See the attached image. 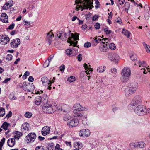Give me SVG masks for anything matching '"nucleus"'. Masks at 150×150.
I'll list each match as a JSON object with an SVG mask.
<instances>
[{
  "instance_id": "obj_1",
  "label": "nucleus",
  "mask_w": 150,
  "mask_h": 150,
  "mask_svg": "<svg viewBox=\"0 0 150 150\" xmlns=\"http://www.w3.org/2000/svg\"><path fill=\"white\" fill-rule=\"evenodd\" d=\"M75 2V4H77L76 9L77 11L80 9H91L93 8V0H76Z\"/></svg>"
},
{
  "instance_id": "obj_2",
  "label": "nucleus",
  "mask_w": 150,
  "mask_h": 150,
  "mask_svg": "<svg viewBox=\"0 0 150 150\" xmlns=\"http://www.w3.org/2000/svg\"><path fill=\"white\" fill-rule=\"evenodd\" d=\"M42 104L43 105L42 110L45 113L50 114L54 112L55 110L53 109V107L49 103L47 98L44 99H42Z\"/></svg>"
},
{
  "instance_id": "obj_3",
  "label": "nucleus",
  "mask_w": 150,
  "mask_h": 150,
  "mask_svg": "<svg viewBox=\"0 0 150 150\" xmlns=\"http://www.w3.org/2000/svg\"><path fill=\"white\" fill-rule=\"evenodd\" d=\"M79 34L76 33L74 34L72 33L71 36L69 37L68 39L67 42L70 43V46L72 45L76 47L74 48L73 50L76 52L78 51V47L76 46L77 43V41L76 40H78Z\"/></svg>"
},
{
  "instance_id": "obj_4",
  "label": "nucleus",
  "mask_w": 150,
  "mask_h": 150,
  "mask_svg": "<svg viewBox=\"0 0 150 150\" xmlns=\"http://www.w3.org/2000/svg\"><path fill=\"white\" fill-rule=\"evenodd\" d=\"M146 107L142 105L137 106L135 109V113L139 116H142L146 114Z\"/></svg>"
},
{
  "instance_id": "obj_5",
  "label": "nucleus",
  "mask_w": 150,
  "mask_h": 150,
  "mask_svg": "<svg viewBox=\"0 0 150 150\" xmlns=\"http://www.w3.org/2000/svg\"><path fill=\"white\" fill-rule=\"evenodd\" d=\"M130 75L131 71L129 68L125 67L123 69L121 75L124 81L128 79Z\"/></svg>"
},
{
  "instance_id": "obj_6",
  "label": "nucleus",
  "mask_w": 150,
  "mask_h": 150,
  "mask_svg": "<svg viewBox=\"0 0 150 150\" xmlns=\"http://www.w3.org/2000/svg\"><path fill=\"white\" fill-rule=\"evenodd\" d=\"M41 81L43 85L45 86H47V89L50 90L51 89L50 87L51 84L54 82V81L52 82L47 77H43L41 78Z\"/></svg>"
},
{
  "instance_id": "obj_7",
  "label": "nucleus",
  "mask_w": 150,
  "mask_h": 150,
  "mask_svg": "<svg viewBox=\"0 0 150 150\" xmlns=\"http://www.w3.org/2000/svg\"><path fill=\"white\" fill-rule=\"evenodd\" d=\"M36 137V134L34 133H29L25 137L26 141L27 143L33 142Z\"/></svg>"
},
{
  "instance_id": "obj_8",
  "label": "nucleus",
  "mask_w": 150,
  "mask_h": 150,
  "mask_svg": "<svg viewBox=\"0 0 150 150\" xmlns=\"http://www.w3.org/2000/svg\"><path fill=\"white\" fill-rule=\"evenodd\" d=\"M73 108H74V109L73 112L74 113L79 112V111L87 110L88 109L87 107H82L80 104L76 103L74 105Z\"/></svg>"
},
{
  "instance_id": "obj_9",
  "label": "nucleus",
  "mask_w": 150,
  "mask_h": 150,
  "mask_svg": "<svg viewBox=\"0 0 150 150\" xmlns=\"http://www.w3.org/2000/svg\"><path fill=\"white\" fill-rule=\"evenodd\" d=\"M21 43L19 39L16 38L12 40L10 43L11 47L13 48H17Z\"/></svg>"
},
{
  "instance_id": "obj_10",
  "label": "nucleus",
  "mask_w": 150,
  "mask_h": 150,
  "mask_svg": "<svg viewBox=\"0 0 150 150\" xmlns=\"http://www.w3.org/2000/svg\"><path fill=\"white\" fill-rule=\"evenodd\" d=\"M142 101L141 97L139 96H136L133 99L131 104L133 106H135L140 103Z\"/></svg>"
},
{
  "instance_id": "obj_11",
  "label": "nucleus",
  "mask_w": 150,
  "mask_h": 150,
  "mask_svg": "<svg viewBox=\"0 0 150 150\" xmlns=\"http://www.w3.org/2000/svg\"><path fill=\"white\" fill-rule=\"evenodd\" d=\"M79 123V121L77 119L75 118L72 119L67 123V125L70 128L77 126Z\"/></svg>"
},
{
  "instance_id": "obj_12",
  "label": "nucleus",
  "mask_w": 150,
  "mask_h": 150,
  "mask_svg": "<svg viewBox=\"0 0 150 150\" xmlns=\"http://www.w3.org/2000/svg\"><path fill=\"white\" fill-rule=\"evenodd\" d=\"M109 59L113 61H116L119 60L120 57L116 53H110L108 55Z\"/></svg>"
},
{
  "instance_id": "obj_13",
  "label": "nucleus",
  "mask_w": 150,
  "mask_h": 150,
  "mask_svg": "<svg viewBox=\"0 0 150 150\" xmlns=\"http://www.w3.org/2000/svg\"><path fill=\"white\" fill-rule=\"evenodd\" d=\"M146 144L143 141L137 143H131L129 144L130 146H133L135 148L139 147L143 148L145 146Z\"/></svg>"
},
{
  "instance_id": "obj_14",
  "label": "nucleus",
  "mask_w": 150,
  "mask_h": 150,
  "mask_svg": "<svg viewBox=\"0 0 150 150\" xmlns=\"http://www.w3.org/2000/svg\"><path fill=\"white\" fill-rule=\"evenodd\" d=\"M90 133L89 130L86 129H83L80 131L79 133V135L80 136L85 137L89 136Z\"/></svg>"
},
{
  "instance_id": "obj_15",
  "label": "nucleus",
  "mask_w": 150,
  "mask_h": 150,
  "mask_svg": "<svg viewBox=\"0 0 150 150\" xmlns=\"http://www.w3.org/2000/svg\"><path fill=\"white\" fill-rule=\"evenodd\" d=\"M106 40H108L107 38H106L105 40H103L100 46L99 49L101 51L104 52L107 49V45L105 42H104V41H105Z\"/></svg>"
},
{
  "instance_id": "obj_16",
  "label": "nucleus",
  "mask_w": 150,
  "mask_h": 150,
  "mask_svg": "<svg viewBox=\"0 0 150 150\" xmlns=\"http://www.w3.org/2000/svg\"><path fill=\"white\" fill-rule=\"evenodd\" d=\"M10 41L9 38L6 35L2 36L0 38V43L3 45H6Z\"/></svg>"
},
{
  "instance_id": "obj_17",
  "label": "nucleus",
  "mask_w": 150,
  "mask_h": 150,
  "mask_svg": "<svg viewBox=\"0 0 150 150\" xmlns=\"http://www.w3.org/2000/svg\"><path fill=\"white\" fill-rule=\"evenodd\" d=\"M50 132V128L47 126L43 127L41 131L42 134L44 136H45L48 134Z\"/></svg>"
},
{
  "instance_id": "obj_18",
  "label": "nucleus",
  "mask_w": 150,
  "mask_h": 150,
  "mask_svg": "<svg viewBox=\"0 0 150 150\" xmlns=\"http://www.w3.org/2000/svg\"><path fill=\"white\" fill-rule=\"evenodd\" d=\"M15 140L14 138H9L7 141V145L10 147H13L15 144Z\"/></svg>"
},
{
  "instance_id": "obj_19",
  "label": "nucleus",
  "mask_w": 150,
  "mask_h": 150,
  "mask_svg": "<svg viewBox=\"0 0 150 150\" xmlns=\"http://www.w3.org/2000/svg\"><path fill=\"white\" fill-rule=\"evenodd\" d=\"M1 20L2 22L4 23H7L8 21V16L5 13H3L1 15Z\"/></svg>"
},
{
  "instance_id": "obj_20",
  "label": "nucleus",
  "mask_w": 150,
  "mask_h": 150,
  "mask_svg": "<svg viewBox=\"0 0 150 150\" xmlns=\"http://www.w3.org/2000/svg\"><path fill=\"white\" fill-rule=\"evenodd\" d=\"M29 124L27 123H25L22 125L21 129L25 132H26L27 131L29 130L30 128Z\"/></svg>"
},
{
  "instance_id": "obj_21",
  "label": "nucleus",
  "mask_w": 150,
  "mask_h": 150,
  "mask_svg": "<svg viewBox=\"0 0 150 150\" xmlns=\"http://www.w3.org/2000/svg\"><path fill=\"white\" fill-rule=\"evenodd\" d=\"M74 147V149L73 150H80L83 147L82 144L80 142H76Z\"/></svg>"
},
{
  "instance_id": "obj_22",
  "label": "nucleus",
  "mask_w": 150,
  "mask_h": 150,
  "mask_svg": "<svg viewBox=\"0 0 150 150\" xmlns=\"http://www.w3.org/2000/svg\"><path fill=\"white\" fill-rule=\"evenodd\" d=\"M135 92V91L130 88H127L125 90V94L126 96H129L133 93Z\"/></svg>"
},
{
  "instance_id": "obj_23",
  "label": "nucleus",
  "mask_w": 150,
  "mask_h": 150,
  "mask_svg": "<svg viewBox=\"0 0 150 150\" xmlns=\"http://www.w3.org/2000/svg\"><path fill=\"white\" fill-rule=\"evenodd\" d=\"M137 63L139 67L140 68L143 67L145 68L147 66L146 62L144 61H140L139 60L138 61Z\"/></svg>"
},
{
  "instance_id": "obj_24",
  "label": "nucleus",
  "mask_w": 150,
  "mask_h": 150,
  "mask_svg": "<svg viewBox=\"0 0 150 150\" xmlns=\"http://www.w3.org/2000/svg\"><path fill=\"white\" fill-rule=\"evenodd\" d=\"M10 125V123L7 122H4L3 123L1 127L4 130H8V127Z\"/></svg>"
},
{
  "instance_id": "obj_25",
  "label": "nucleus",
  "mask_w": 150,
  "mask_h": 150,
  "mask_svg": "<svg viewBox=\"0 0 150 150\" xmlns=\"http://www.w3.org/2000/svg\"><path fill=\"white\" fill-rule=\"evenodd\" d=\"M129 88L135 91L138 88V84L137 83H132Z\"/></svg>"
},
{
  "instance_id": "obj_26",
  "label": "nucleus",
  "mask_w": 150,
  "mask_h": 150,
  "mask_svg": "<svg viewBox=\"0 0 150 150\" xmlns=\"http://www.w3.org/2000/svg\"><path fill=\"white\" fill-rule=\"evenodd\" d=\"M122 32L123 34L127 38H129L131 34V33L129 31L125 29H123Z\"/></svg>"
},
{
  "instance_id": "obj_27",
  "label": "nucleus",
  "mask_w": 150,
  "mask_h": 150,
  "mask_svg": "<svg viewBox=\"0 0 150 150\" xmlns=\"http://www.w3.org/2000/svg\"><path fill=\"white\" fill-rule=\"evenodd\" d=\"M22 135V133L20 132L17 131H15L14 133L13 138L14 139L18 140Z\"/></svg>"
},
{
  "instance_id": "obj_28",
  "label": "nucleus",
  "mask_w": 150,
  "mask_h": 150,
  "mask_svg": "<svg viewBox=\"0 0 150 150\" xmlns=\"http://www.w3.org/2000/svg\"><path fill=\"white\" fill-rule=\"evenodd\" d=\"M69 108V106L66 104H62L61 106V110L64 112L67 111Z\"/></svg>"
},
{
  "instance_id": "obj_29",
  "label": "nucleus",
  "mask_w": 150,
  "mask_h": 150,
  "mask_svg": "<svg viewBox=\"0 0 150 150\" xmlns=\"http://www.w3.org/2000/svg\"><path fill=\"white\" fill-rule=\"evenodd\" d=\"M11 1L6 2L4 5L3 8L4 9L7 10L11 7L12 4L11 5Z\"/></svg>"
},
{
  "instance_id": "obj_30",
  "label": "nucleus",
  "mask_w": 150,
  "mask_h": 150,
  "mask_svg": "<svg viewBox=\"0 0 150 150\" xmlns=\"http://www.w3.org/2000/svg\"><path fill=\"white\" fill-rule=\"evenodd\" d=\"M65 53L66 54L69 56H73L76 54H73V53L72 50L70 49H67L65 50Z\"/></svg>"
},
{
  "instance_id": "obj_31",
  "label": "nucleus",
  "mask_w": 150,
  "mask_h": 150,
  "mask_svg": "<svg viewBox=\"0 0 150 150\" xmlns=\"http://www.w3.org/2000/svg\"><path fill=\"white\" fill-rule=\"evenodd\" d=\"M41 98L40 96H38L35 99V103L37 105H39L41 103Z\"/></svg>"
},
{
  "instance_id": "obj_32",
  "label": "nucleus",
  "mask_w": 150,
  "mask_h": 150,
  "mask_svg": "<svg viewBox=\"0 0 150 150\" xmlns=\"http://www.w3.org/2000/svg\"><path fill=\"white\" fill-rule=\"evenodd\" d=\"M143 44L146 52H150V46L145 42H143Z\"/></svg>"
},
{
  "instance_id": "obj_33",
  "label": "nucleus",
  "mask_w": 150,
  "mask_h": 150,
  "mask_svg": "<svg viewBox=\"0 0 150 150\" xmlns=\"http://www.w3.org/2000/svg\"><path fill=\"white\" fill-rule=\"evenodd\" d=\"M102 38L100 36H99L98 37H96L94 38V40L97 43H99L101 41V42H102L103 40H105L106 38L104 39H101L100 38Z\"/></svg>"
},
{
  "instance_id": "obj_34",
  "label": "nucleus",
  "mask_w": 150,
  "mask_h": 150,
  "mask_svg": "<svg viewBox=\"0 0 150 150\" xmlns=\"http://www.w3.org/2000/svg\"><path fill=\"white\" fill-rule=\"evenodd\" d=\"M75 114L74 116L78 119H82L84 117L82 114L81 113L78 112Z\"/></svg>"
},
{
  "instance_id": "obj_35",
  "label": "nucleus",
  "mask_w": 150,
  "mask_h": 150,
  "mask_svg": "<svg viewBox=\"0 0 150 150\" xmlns=\"http://www.w3.org/2000/svg\"><path fill=\"white\" fill-rule=\"evenodd\" d=\"M130 4L129 2H126L125 4V6L126 7L125 11L127 13H128V10L130 7Z\"/></svg>"
},
{
  "instance_id": "obj_36",
  "label": "nucleus",
  "mask_w": 150,
  "mask_h": 150,
  "mask_svg": "<svg viewBox=\"0 0 150 150\" xmlns=\"http://www.w3.org/2000/svg\"><path fill=\"white\" fill-rule=\"evenodd\" d=\"M105 67L104 66L103 67L102 66H100L98 67L97 70L99 72H103L105 71Z\"/></svg>"
},
{
  "instance_id": "obj_37",
  "label": "nucleus",
  "mask_w": 150,
  "mask_h": 150,
  "mask_svg": "<svg viewBox=\"0 0 150 150\" xmlns=\"http://www.w3.org/2000/svg\"><path fill=\"white\" fill-rule=\"evenodd\" d=\"M54 148V145L53 143L48 144L47 145V148L49 150H53Z\"/></svg>"
},
{
  "instance_id": "obj_38",
  "label": "nucleus",
  "mask_w": 150,
  "mask_h": 150,
  "mask_svg": "<svg viewBox=\"0 0 150 150\" xmlns=\"http://www.w3.org/2000/svg\"><path fill=\"white\" fill-rule=\"evenodd\" d=\"M75 77L73 76L69 77L67 79L68 81L70 83L73 82L75 81Z\"/></svg>"
},
{
  "instance_id": "obj_39",
  "label": "nucleus",
  "mask_w": 150,
  "mask_h": 150,
  "mask_svg": "<svg viewBox=\"0 0 150 150\" xmlns=\"http://www.w3.org/2000/svg\"><path fill=\"white\" fill-rule=\"evenodd\" d=\"M5 110L3 108L0 107V116L3 117L5 115Z\"/></svg>"
},
{
  "instance_id": "obj_40",
  "label": "nucleus",
  "mask_w": 150,
  "mask_h": 150,
  "mask_svg": "<svg viewBox=\"0 0 150 150\" xmlns=\"http://www.w3.org/2000/svg\"><path fill=\"white\" fill-rule=\"evenodd\" d=\"M5 138H3L0 141V150H2V147L5 143Z\"/></svg>"
},
{
  "instance_id": "obj_41",
  "label": "nucleus",
  "mask_w": 150,
  "mask_h": 150,
  "mask_svg": "<svg viewBox=\"0 0 150 150\" xmlns=\"http://www.w3.org/2000/svg\"><path fill=\"white\" fill-rule=\"evenodd\" d=\"M109 48L112 50H115L116 49V46L113 43H110L109 45Z\"/></svg>"
},
{
  "instance_id": "obj_42",
  "label": "nucleus",
  "mask_w": 150,
  "mask_h": 150,
  "mask_svg": "<svg viewBox=\"0 0 150 150\" xmlns=\"http://www.w3.org/2000/svg\"><path fill=\"white\" fill-rule=\"evenodd\" d=\"M9 98L12 100H14L16 99V97L14 94L12 93H11L9 96Z\"/></svg>"
},
{
  "instance_id": "obj_43",
  "label": "nucleus",
  "mask_w": 150,
  "mask_h": 150,
  "mask_svg": "<svg viewBox=\"0 0 150 150\" xmlns=\"http://www.w3.org/2000/svg\"><path fill=\"white\" fill-rule=\"evenodd\" d=\"M144 15L145 19H148L150 16L149 12V11H145L144 12Z\"/></svg>"
},
{
  "instance_id": "obj_44",
  "label": "nucleus",
  "mask_w": 150,
  "mask_h": 150,
  "mask_svg": "<svg viewBox=\"0 0 150 150\" xmlns=\"http://www.w3.org/2000/svg\"><path fill=\"white\" fill-rule=\"evenodd\" d=\"M32 115V114L30 112H26L25 114V117L28 118H30Z\"/></svg>"
},
{
  "instance_id": "obj_45",
  "label": "nucleus",
  "mask_w": 150,
  "mask_h": 150,
  "mask_svg": "<svg viewBox=\"0 0 150 150\" xmlns=\"http://www.w3.org/2000/svg\"><path fill=\"white\" fill-rule=\"evenodd\" d=\"M146 69L145 68L141 69L142 70H144V71H143V73L144 74H146L147 72L150 71V69L147 68V66L146 67H145Z\"/></svg>"
},
{
  "instance_id": "obj_46",
  "label": "nucleus",
  "mask_w": 150,
  "mask_h": 150,
  "mask_svg": "<svg viewBox=\"0 0 150 150\" xmlns=\"http://www.w3.org/2000/svg\"><path fill=\"white\" fill-rule=\"evenodd\" d=\"M104 30L106 34H110L112 33V31L109 29H104Z\"/></svg>"
},
{
  "instance_id": "obj_47",
  "label": "nucleus",
  "mask_w": 150,
  "mask_h": 150,
  "mask_svg": "<svg viewBox=\"0 0 150 150\" xmlns=\"http://www.w3.org/2000/svg\"><path fill=\"white\" fill-rule=\"evenodd\" d=\"M91 43L88 42H86L84 45V46L86 48H88L91 47Z\"/></svg>"
},
{
  "instance_id": "obj_48",
  "label": "nucleus",
  "mask_w": 150,
  "mask_h": 150,
  "mask_svg": "<svg viewBox=\"0 0 150 150\" xmlns=\"http://www.w3.org/2000/svg\"><path fill=\"white\" fill-rule=\"evenodd\" d=\"M30 75V73L28 71H26L25 72L24 75L23 76V79H25L27 77Z\"/></svg>"
},
{
  "instance_id": "obj_49",
  "label": "nucleus",
  "mask_w": 150,
  "mask_h": 150,
  "mask_svg": "<svg viewBox=\"0 0 150 150\" xmlns=\"http://www.w3.org/2000/svg\"><path fill=\"white\" fill-rule=\"evenodd\" d=\"M12 56L11 54H8L6 56V59L9 61L11 60L12 58Z\"/></svg>"
},
{
  "instance_id": "obj_50",
  "label": "nucleus",
  "mask_w": 150,
  "mask_h": 150,
  "mask_svg": "<svg viewBox=\"0 0 150 150\" xmlns=\"http://www.w3.org/2000/svg\"><path fill=\"white\" fill-rule=\"evenodd\" d=\"M52 37H48V36H47V41L49 43V45H50L51 42H52Z\"/></svg>"
},
{
  "instance_id": "obj_51",
  "label": "nucleus",
  "mask_w": 150,
  "mask_h": 150,
  "mask_svg": "<svg viewBox=\"0 0 150 150\" xmlns=\"http://www.w3.org/2000/svg\"><path fill=\"white\" fill-rule=\"evenodd\" d=\"M35 150H45L42 146H37L35 149Z\"/></svg>"
},
{
  "instance_id": "obj_52",
  "label": "nucleus",
  "mask_w": 150,
  "mask_h": 150,
  "mask_svg": "<svg viewBox=\"0 0 150 150\" xmlns=\"http://www.w3.org/2000/svg\"><path fill=\"white\" fill-rule=\"evenodd\" d=\"M12 115V112L11 111H10L6 116L5 118H6L7 119H8Z\"/></svg>"
},
{
  "instance_id": "obj_53",
  "label": "nucleus",
  "mask_w": 150,
  "mask_h": 150,
  "mask_svg": "<svg viewBox=\"0 0 150 150\" xmlns=\"http://www.w3.org/2000/svg\"><path fill=\"white\" fill-rule=\"evenodd\" d=\"M125 0H118L119 5H118V6L119 8V9H120V7L119 5H122L124 3V2H125Z\"/></svg>"
},
{
  "instance_id": "obj_54",
  "label": "nucleus",
  "mask_w": 150,
  "mask_h": 150,
  "mask_svg": "<svg viewBox=\"0 0 150 150\" xmlns=\"http://www.w3.org/2000/svg\"><path fill=\"white\" fill-rule=\"evenodd\" d=\"M131 59L132 60H135L137 59V56L135 54H132L130 56Z\"/></svg>"
},
{
  "instance_id": "obj_55",
  "label": "nucleus",
  "mask_w": 150,
  "mask_h": 150,
  "mask_svg": "<svg viewBox=\"0 0 150 150\" xmlns=\"http://www.w3.org/2000/svg\"><path fill=\"white\" fill-rule=\"evenodd\" d=\"M82 123L85 125H86L87 124V122L86 119V117H83V119L82 120Z\"/></svg>"
},
{
  "instance_id": "obj_56",
  "label": "nucleus",
  "mask_w": 150,
  "mask_h": 150,
  "mask_svg": "<svg viewBox=\"0 0 150 150\" xmlns=\"http://www.w3.org/2000/svg\"><path fill=\"white\" fill-rule=\"evenodd\" d=\"M59 69L61 72L63 73L65 69L64 65H63V66H61L59 68Z\"/></svg>"
},
{
  "instance_id": "obj_57",
  "label": "nucleus",
  "mask_w": 150,
  "mask_h": 150,
  "mask_svg": "<svg viewBox=\"0 0 150 150\" xmlns=\"http://www.w3.org/2000/svg\"><path fill=\"white\" fill-rule=\"evenodd\" d=\"M62 150V149L60 148V145L59 144H57L55 147V150Z\"/></svg>"
},
{
  "instance_id": "obj_58",
  "label": "nucleus",
  "mask_w": 150,
  "mask_h": 150,
  "mask_svg": "<svg viewBox=\"0 0 150 150\" xmlns=\"http://www.w3.org/2000/svg\"><path fill=\"white\" fill-rule=\"evenodd\" d=\"M98 18V16L96 15L93 16L92 17V20L93 21H95L97 20Z\"/></svg>"
},
{
  "instance_id": "obj_59",
  "label": "nucleus",
  "mask_w": 150,
  "mask_h": 150,
  "mask_svg": "<svg viewBox=\"0 0 150 150\" xmlns=\"http://www.w3.org/2000/svg\"><path fill=\"white\" fill-rule=\"evenodd\" d=\"M23 23L25 25L28 26V25H30V22H29L28 21H23Z\"/></svg>"
},
{
  "instance_id": "obj_60",
  "label": "nucleus",
  "mask_w": 150,
  "mask_h": 150,
  "mask_svg": "<svg viewBox=\"0 0 150 150\" xmlns=\"http://www.w3.org/2000/svg\"><path fill=\"white\" fill-rule=\"evenodd\" d=\"M49 62H48V61H46L43 64V66L45 67H48L49 65Z\"/></svg>"
},
{
  "instance_id": "obj_61",
  "label": "nucleus",
  "mask_w": 150,
  "mask_h": 150,
  "mask_svg": "<svg viewBox=\"0 0 150 150\" xmlns=\"http://www.w3.org/2000/svg\"><path fill=\"white\" fill-rule=\"evenodd\" d=\"M111 71L112 73L114 74H115L117 73V70L115 68H114L112 69H111Z\"/></svg>"
},
{
  "instance_id": "obj_62",
  "label": "nucleus",
  "mask_w": 150,
  "mask_h": 150,
  "mask_svg": "<svg viewBox=\"0 0 150 150\" xmlns=\"http://www.w3.org/2000/svg\"><path fill=\"white\" fill-rule=\"evenodd\" d=\"M94 26L95 28H100V25L98 23H96L95 24Z\"/></svg>"
},
{
  "instance_id": "obj_63",
  "label": "nucleus",
  "mask_w": 150,
  "mask_h": 150,
  "mask_svg": "<svg viewBox=\"0 0 150 150\" xmlns=\"http://www.w3.org/2000/svg\"><path fill=\"white\" fill-rule=\"evenodd\" d=\"M53 35V33L51 31L47 33V36H48V37H49V36L52 37Z\"/></svg>"
},
{
  "instance_id": "obj_64",
  "label": "nucleus",
  "mask_w": 150,
  "mask_h": 150,
  "mask_svg": "<svg viewBox=\"0 0 150 150\" xmlns=\"http://www.w3.org/2000/svg\"><path fill=\"white\" fill-rule=\"evenodd\" d=\"M17 31L16 30H15L11 32L10 33L11 35H13L17 33Z\"/></svg>"
}]
</instances>
